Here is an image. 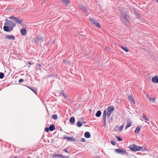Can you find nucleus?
<instances>
[{
  "label": "nucleus",
  "instance_id": "nucleus-1",
  "mask_svg": "<svg viewBox=\"0 0 158 158\" xmlns=\"http://www.w3.org/2000/svg\"><path fill=\"white\" fill-rule=\"evenodd\" d=\"M5 21L4 26L3 27L4 31L7 32H10L13 30V28L15 26L16 24L7 19H5Z\"/></svg>",
  "mask_w": 158,
  "mask_h": 158
},
{
  "label": "nucleus",
  "instance_id": "nucleus-2",
  "mask_svg": "<svg viewBox=\"0 0 158 158\" xmlns=\"http://www.w3.org/2000/svg\"><path fill=\"white\" fill-rule=\"evenodd\" d=\"M120 18L122 22L124 24L126 25L128 23L129 18L128 16L126 15L125 14H121Z\"/></svg>",
  "mask_w": 158,
  "mask_h": 158
},
{
  "label": "nucleus",
  "instance_id": "nucleus-3",
  "mask_svg": "<svg viewBox=\"0 0 158 158\" xmlns=\"http://www.w3.org/2000/svg\"><path fill=\"white\" fill-rule=\"evenodd\" d=\"M130 149L133 151H137L142 149V147L136 145L135 144H132L129 146Z\"/></svg>",
  "mask_w": 158,
  "mask_h": 158
},
{
  "label": "nucleus",
  "instance_id": "nucleus-4",
  "mask_svg": "<svg viewBox=\"0 0 158 158\" xmlns=\"http://www.w3.org/2000/svg\"><path fill=\"white\" fill-rule=\"evenodd\" d=\"M8 18L10 19H13V21L15 22H16V23H17L19 24H21L23 22V20H22L21 19H19V18H16L13 16H10Z\"/></svg>",
  "mask_w": 158,
  "mask_h": 158
},
{
  "label": "nucleus",
  "instance_id": "nucleus-5",
  "mask_svg": "<svg viewBox=\"0 0 158 158\" xmlns=\"http://www.w3.org/2000/svg\"><path fill=\"white\" fill-rule=\"evenodd\" d=\"M114 110V107L113 106H110L107 108V115L109 116L113 113Z\"/></svg>",
  "mask_w": 158,
  "mask_h": 158
},
{
  "label": "nucleus",
  "instance_id": "nucleus-6",
  "mask_svg": "<svg viewBox=\"0 0 158 158\" xmlns=\"http://www.w3.org/2000/svg\"><path fill=\"white\" fill-rule=\"evenodd\" d=\"M89 19L92 24L98 28H100V24L97 22V20H95L92 18H90Z\"/></svg>",
  "mask_w": 158,
  "mask_h": 158
},
{
  "label": "nucleus",
  "instance_id": "nucleus-7",
  "mask_svg": "<svg viewBox=\"0 0 158 158\" xmlns=\"http://www.w3.org/2000/svg\"><path fill=\"white\" fill-rule=\"evenodd\" d=\"M115 151L116 152L122 155H124L126 153L127 154V152L126 150H124L123 149L121 150L120 149L117 148L115 149Z\"/></svg>",
  "mask_w": 158,
  "mask_h": 158
},
{
  "label": "nucleus",
  "instance_id": "nucleus-8",
  "mask_svg": "<svg viewBox=\"0 0 158 158\" xmlns=\"http://www.w3.org/2000/svg\"><path fill=\"white\" fill-rule=\"evenodd\" d=\"M34 41L36 44H37L39 42H42L43 41V39L41 37L37 36L34 39Z\"/></svg>",
  "mask_w": 158,
  "mask_h": 158
},
{
  "label": "nucleus",
  "instance_id": "nucleus-9",
  "mask_svg": "<svg viewBox=\"0 0 158 158\" xmlns=\"http://www.w3.org/2000/svg\"><path fill=\"white\" fill-rule=\"evenodd\" d=\"M5 39L9 40H14L15 39L14 36L12 35H6L5 36Z\"/></svg>",
  "mask_w": 158,
  "mask_h": 158
},
{
  "label": "nucleus",
  "instance_id": "nucleus-10",
  "mask_svg": "<svg viewBox=\"0 0 158 158\" xmlns=\"http://www.w3.org/2000/svg\"><path fill=\"white\" fill-rule=\"evenodd\" d=\"M128 99L131 103L135 104L134 99L132 95H129L128 97Z\"/></svg>",
  "mask_w": 158,
  "mask_h": 158
},
{
  "label": "nucleus",
  "instance_id": "nucleus-11",
  "mask_svg": "<svg viewBox=\"0 0 158 158\" xmlns=\"http://www.w3.org/2000/svg\"><path fill=\"white\" fill-rule=\"evenodd\" d=\"M152 81L154 83H158V76L156 75L153 77L152 79Z\"/></svg>",
  "mask_w": 158,
  "mask_h": 158
},
{
  "label": "nucleus",
  "instance_id": "nucleus-12",
  "mask_svg": "<svg viewBox=\"0 0 158 158\" xmlns=\"http://www.w3.org/2000/svg\"><path fill=\"white\" fill-rule=\"evenodd\" d=\"M64 139H67L69 140H70L72 142H74L76 141V139L75 138H73V137H69L64 136Z\"/></svg>",
  "mask_w": 158,
  "mask_h": 158
},
{
  "label": "nucleus",
  "instance_id": "nucleus-13",
  "mask_svg": "<svg viewBox=\"0 0 158 158\" xmlns=\"http://www.w3.org/2000/svg\"><path fill=\"white\" fill-rule=\"evenodd\" d=\"M21 32L23 35H25L27 34V31L25 28H23L21 29Z\"/></svg>",
  "mask_w": 158,
  "mask_h": 158
},
{
  "label": "nucleus",
  "instance_id": "nucleus-14",
  "mask_svg": "<svg viewBox=\"0 0 158 158\" xmlns=\"http://www.w3.org/2000/svg\"><path fill=\"white\" fill-rule=\"evenodd\" d=\"M141 127H142L140 126H138L136 127L135 130V131H134L135 133H139L140 130V128H141Z\"/></svg>",
  "mask_w": 158,
  "mask_h": 158
},
{
  "label": "nucleus",
  "instance_id": "nucleus-15",
  "mask_svg": "<svg viewBox=\"0 0 158 158\" xmlns=\"http://www.w3.org/2000/svg\"><path fill=\"white\" fill-rule=\"evenodd\" d=\"M84 136L85 137L88 138L90 137L91 135L89 132H86L84 134Z\"/></svg>",
  "mask_w": 158,
  "mask_h": 158
},
{
  "label": "nucleus",
  "instance_id": "nucleus-16",
  "mask_svg": "<svg viewBox=\"0 0 158 158\" xmlns=\"http://www.w3.org/2000/svg\"><path fill=\"white\" fill-rule=\"evenodd\" d=\"M131 122L129 121H127V125H126L125 127V129H127L128 127L131 126Z\"/></svg>",
  "mask_w": 158,
  "mask_h": 158
},
{
  "label": "nucleus",
  "instance_id": "nucleus-17",
  "mask_svg": "<svg viewBox=\"0 0 158 158\" xmlns=\"http://www.w3.org/2000/svg\"><path fill=\"white\" fill-rule=\"evenodd\" d=\"M49 128L50 131H54L55 129V125L54 124H51Z\"/></svg>",
  "mask_w": 158,
  "mask_h": 158
},
{
  "label": "nucleus",
  "instance_id": "nucleus-18",
  "mask_svg": "<svg viewBox=\"0 0 158 158\" xmlns=\"http://www.w3.org/2000/svg\"><path fill=\"white\" fill-rule=\"evenodd\" d=\"M27 87L31 89L34 93L35 94H36L37 91L35 88L34 87H29L27 86Z\"/></svg>",
  "mask_w": 158,
  "mask_h": 158
},
{
  "label": "nucleus",
  "instance_id": "nucleus-19",
  "mask_svg": "<svg viewBox=\"0 0 158 158\" xmlns=\"http://www.w3.org/2000/svg\"><path fill=\"white\" fill-rule=\"evenodd\" d=\"M102 112L100 110H98L95 114V115L98 117L100 116Z\"/></svg>",
  "mask_w": 158,
  "mask_h": 158
},
{
  "label": "nucleus",
  "instance_id": "nucleus-20",
  "mask_svg": "<svg viewBox=\"0 0 158 158\" xmlns=\"http://www.w3.org/2000/svg\"><path fill=\"white\" fill-rule=\"evenodd\" d=\"M106 115H107L106 110H105L104 111L103 113L102 118H106Z\"/></svg>",
  "mask_w": 158,
  "mask_h": 158
},
{
  "label": "nucleus",
  "instance_id": "nucleus-21",
  "mask_svg": "<svg viewBox=\"0 0 158 158\" xmlns=\"http://www.w3.org/2000/svg\"><path fill=\"white\" fill-rule=\"evenodd\" d=\"M82 124H83L82 122H80V121H78L77 123V126L79 127H81L82 126Z\"/></svg>",
  "mask_w": 158,
  "mask_h": 158
},
{
  "label": "nucleus",
  "instance_id": "nucleus-22",
  "mask_svg": "<svg viewBox=\"0 0 158 158\" xmlns=\"http://www.w3.org/2000/svg\"><path fill=\"white\" fill-rule=\"evenodd\" d=\"M121 48L123 49L124 51H125L126 52H128V49L127 47H124L121 46Z\"/></svg>",
  "mask_w": 158,
  "mask_h": 158
},
{
  "label": "nucleus",
  "instance_id": "nucleus-23",
  "mask_svg": "<svg viewBox=\"0 0 158 158\" xmlns=\"http://www.w3.org/2000/svg\"><path fill=\"white\" fill-rule=\"evenodd\" d=\"M149 101L152 102L154 103L155 102V99L151 97L149 98Z\"/></svg>",
  "mask_w": 158,
  "mask_h": 158
},
{
  "label": "nucleus",
  "instance_id": "nucleus-24",
  "mask_svg": "<svg viewBox=\"0 0 158 158\" xmlns=\"http://www.w3.org/2000/svg\"><path fill=\"white\" fill-rule=\"evenodd\" d=\"M134 13H135V15L138 17V18L139 19L140 16V15L136 11H134Z\"/></svg>",
  "mask_w": 158,
  "mask_h": 158
},
{
  "label": "nucleus",
  "instance_id": "nucleus-25",
  "mask_svg": "<svg viewBox=\"0 0 158 158\" xmlns=\"http://www.w3.org/2000/svg\"><path fill=\"white\" fill-rule=\"evenodd\" d=\"M4 74L2 72L0 73V79H2L3 78H4Z\"/></svg>",
  "mask_w": 158,
  "mask_h": 158
},
{
  "label": "nucleus",
  "instance_id": "nucleus-26",
  "mask_svg": "<svg viewBox=\"0 0 158 158\" xmlns=\"http://www.w3.org/2000/svg\"><path fill=\"white\" fill-rule=\"evenodd\" d=\"M61 94L65 98H66L67 95L64 93L63 91L61 92Z\"/></svg>",
  "mask_w": 158,
  "mask_h": 158
},
{
  "label": "nucleus",
  "instance_id": "nucleus-27",
  "mask_svg": "<svg viewBox=\"0 0 158 158\" xmlns=\"http://www.w3.org/2000/svg\"><path fill=\"white\" fill-rule=\"evenodd\" d=\"M116 138L119 141H121L122 140V139L119 136H117Z\"/></svg>",
  "mask_w": 158,
  "mask_h": 158
},
{
  "label": "nucleus",
  "instance_id": "nucleus-28",
  "mask_svg": "<svg viewBox=\"0 0 158 158\" xmlns=\"http://www.w3.org/2000/svg\"><path fill=\"white\" fill-rule=\"evenodd\" d=\"M63 2H64L66 4V5H67L69 3V2L68 0H65L63 1Z\"/></svg>",
  "mask_w": 158,
  "mask_h": 158
},
{
  "label": "nucleus",
  "instance_id": "nucleus-29",
  "mask_svg": "<svg viewBox=\"0 0 158 158\" xmlns=\"http://www.w3.org/2000/svg\"><path fill=\"white\" fill-rule=\"evenodd\" d=\"M57 115L56 114H53L52 115V118H57Z\"/></svg>",
  "mask_w": 158,
  "mask_h": 158
},
{
  "label": "nucleus",
  "instance_id": "nucleus-30",
  "mask_svg": "<svg viewBox=\"0 0 158 158\" xmlns=\"http://www.w3.org/2000/svg\"><path fill=\"white\" fill-rule=\"evenodd\" d=\"M70 123H73L75 122V119H70Z\"/></svg>",
  "mask_w": 158,
  "mask_h": 158
},
{
  "label": "nucleus",
  "instance_id": "nucleus-31",
  "mask_svg": "<svg viewBox=\"0 0 158 158\" xmlns=\"http://www.w3.org/2000/svg\"><path fill=\"white\" fill-rule=\"evenodd\" d=\"M123 124L121 126H120L119 128V131H121L123 128Z\"/></svg>",
  "mask_w": 158,
  "mask_h": 158
},
{
  "label": "nucleus",
  "instance_id": "nucleus-32",
  "mask_svg": "<svg viewBox=\"0 0 158 158\" xmlns=\"http://www.w3.org/2000/svg\"><path fill=\"white\" fill-rule=\"evenodd\" d=\"M110 143H111V144L113 145H114L115 144V142L113 140H110Z\"/></svg>",
  "mask_w": 158,
  "mask_h": 158
},
{
  "label": "nucleus",
  "instance_id": "nucleus-33",
  "mask_svg": "<svg viewBox=\"0 0 158 158\" xmlns=\"http://www.w3.org/2000/svg\"><path fill=\"white\" fill-rule=\"evenodd\" d=\"M49 130H50V129H49V127H47L45 128V131L46 132H48Z\"/></svg>",
  "mask_w": 158,
  "mask_h": 158
},
{
  "label": "nucleus",
  "instance_id": "nucleus-34",
  "mask_svg": "<svg viewBox=\"0 0 158 158\" xmlns=\"http://www.w3.org/2000/svg\"><path fill=\"white\" fill-rule=\"evenodd\" d=\"M61 158H69V157L67 156H64L61 155H59Z\"/></svg>",
  "mask_w": 158,
  "mask_h": 158
},
{
  "label": "nucleus",
  "instance_id": "nucleus-35",
  "mask_svg": "<svg viewBox=\"0 0 158 158\" xmlns=\"http://www.w3.org/2000/svg\"><path fill=\"white\" fill-rule=\"evenodd\" d=\"M82 10L84 11H85L86 13H87V10H86V9L85 8V7H82Z\"/></svg>",
  "mask_w": 158,
  "mask_h": 158
},
{
  "label": "nucleus",
  "instance_id": "nucleus-36",
  "mask_svg": "<svg viewBox=\"0 0 158 158\" xmlns=\"http://www.w3.org/2000/svg\"><path fill=\"white\" fill-rule=\"evenodd\" d=\"M24 81V80H23V79H20L19 80V83H20L22 82V81Z\"/></svg>",
  "mask_w": 158,
  "mask_h": 158
},
{
  "label": "nucleus",
  "instance_id": "nucleus-37",
  "mask_svg": "<svg viewBox=\"0 0 158 158\" xmlns=\"http://www.w3.org/2000/svg\"><path fill=\"white\" fill-rule=\"evenodd\" d=\"M81 141L83 142H85V138H82L81 139Z\"/></svg>",
  "mask_w": 158,
  "mask_h": 158
},
{
  "label": "nucleus",
  "instance_id": "nucleus-38",
  "mask_svg": "<svg viewBox=\"0 0 158 158\" xmlns=\"http://www.w3.org/2000/svg\"><path fill=\"white\" fill-rule=\"evenodd\" d=\"M63 151L65 152H67L68 153H69V152H68V151H67V149H64L63 150Z\"/></svg>",
  "mask_w": 158,
  "mask_h": 158
},
{
  "label": "nucleus",
  "instance_id": "nucleus-39",
  "mask_svg": "<svg viewBox=\"0 0 158 158\" xmlns=\"http://www.w3.org/2000/svg\"><path fill=\"white\" fill-rule=\"evenodd\" d=\"M106 119H104V120H103V123H104V126L106 125Z\"/></svg>",
  "mask_w": 158,
  "mask_h": 158
},
{
  "label": "nucleus",
  "instance_id": "nucleus-40",
  "mask_svg": "<svg viewBox=\"0 0 158 158\" xmlns=\"http://www.w3.org/2000/svg\"><path fill=\"white\" fill-rule=\"evenodd\" d=\"M36 65L38 67H40L41 66V64H36Z\"/></svg>",
  "mask_w": 158,
  "mask_h": 158
},
{
  "label": "nucleus",
  "instance_id": "nucleus-41",
  "mask_svg": "<svg viewBox=\"0 0 158 158\" xmlns=\"http://www.w3.org/2000/svg\"><path fill=\"white\" fill-rule=\"evenodd\" d=\"M63 62L64 64H66L67 63V60H64Z\"/></svg>",
  "mask_w": 158,
  "mask_h": 158
},
{
  "label": "nucleus",
  "instance_id": "nucleus-42",
  "mask_svg": "<svg viewBox=\"0 0 158 158\" xmlns=\"http://www.w3.org/2000/svg\"><path fill=\"white\" fill-rule=\"evenodd\" d=\"M27 63L30 65H31V64L30 61H28Z\"/></svg>",
  "mask_w": 158,
  "mask_h": 158
},
{
  "label": "nucleus",
  "instance_id": "nucleus-43",
  "mask_svg": "<svg viewBox=\"0 0 158 158\" xmlns=\"http://www.w3.org/2000/svg\"><path fill=\"white\" fill-rule=\"evenodd\" d=\"M142 118H147L146 117V116H145L144 115L142 117Z\"/></svg>",
  "mask_w": 158,
  "mask_h": 158
},
{
  "label": "nucleus",
  "instance_id": "nucleus-44",
  "mask_svg": "<svg viewBox=\"0 0 158 158\" xmlns=\"http://www.w3.org/2000/svg\"><path fill=\"white\" fill-rule=\"evenodd\" d=\"M147 97L148 98V99H149V98H150V97L149 96V95H147Z\"/></svg>",
  "mask_w": 158,
  "mask_h": 158
},
{
  "label": "nucleus",
  "instance_id": "nucleus-45",
  "mask_svg": "<svg viewBox=\"0 0 158 158\" xmlns=\"http://www.w3.org/2000/svg\"><path fill=\"white\" fill-rule=\"evenodd\" d=\"M145 120V121L146 122H147V121H148L149 119H144Z\"/></svg>",
  "mask_w": 158,
  "mask_h": 158
},
{
  "label": "nucleus",
  "instance_id": "nucleus-46",
  "mask_svg": "<svg viewBox=\"0 0 158 158\" xmlns=\"http://www.w3.org/2000/svg\"><path fill=\"white\" fill-rule=\"evenodd\" d=\"M70 118H72V119H73V118H75L74 117H71Z\"/></svg>",
  "mask_w": 158,
  "mask_h": 158
},
{
  "label": "nucleus",
  "instance_id": "nucleus-47",
  "mask_svg": "<svg viewBox=\"0 0 158 158\" xmlns=\"http://www.w3.org/2000/svg\"><path fill=\"white\" fill-rule=\"evenodd\" d=\"M156 2L158 3V0H156Z\"/></svg>",
  "mask_w": 158,
  "mask_h": 158
},
{
  "label": "nucleus",
  "instance_id": "nucleus-48",
  "mask_svg": "<svg viewBox=\"0 0 158 158\" xmlns=\"http://www.w3.org/2000/svg\"><path fill=\"white\" fill-rule=\"evenodd\" d=\"M60 131H63V130H62V129H61V128H60Z\"/></svg>",
  "mask_w": 158,
  "mask_h": 158
},
{
  "label": "nucleus",
  "instance_id": "nucleus-49",
  "mask_svg": "<svg viewBox=\"0 0 158 158\" xmlns=\"http://www.w3.org/2000/svg\"><path fill=\"white\" fill-rule=\"evenodd\" d=\"M66 121H64V123H65V124H66Z\"/></svg>",
  "mask_w": 158,
  "mask_h": 158
},
{
  "label": "nucleus",
  "instance_id": "nucleus-50",
  "mask_svg": "<svg viewBox=\"0 0 158 158\" xmlns=\"http://www.w3.org/2000/svg\"><path fill=\"white\" fill-rule=\"evenodd\" d=\"M28 67L29 68V67H30V66L29 65H28Z\"/></svg>",
  "mask_w": 158,
  "mask_h": 158
},
{
  "label": "nucleus",
  "instance_id": "nucleus-51",
  "mask_svg": "<svg viewBox=\"0 0 158 158\" xmlns=\"http://www.w3.org/2000/svg\"><path fill=\"white\" fill-rule=\"evenodd\" d=\"M83 123H85V122H83Z\"/></svg>",
  "mask_w": 158,
  "mask_h": 158
},
{
  "label": "nucleus",
  "instance_id": "nucleus-52",
  "mask_svg": "<svg viewBox=\"0 0 158 158\" xmlns=\"http://www.w3.org/2000/svg\"><path fill=\"white\" fill-rule=\"evenodd\" d=\"M83 123H85V122H83Z\"/></svg>",
  "mask_w": 158,
  "mask_h": 158
},
{
  "label": "nucleus",
  "instance_id": "nucleus-53",
  "mask_svg": "<svg viewBox=\"0 0 158 158\" xmlns=\"http://www.w3.org/2000/svg\"><path fill=\"white\" fill-rule=\"evenodd\" d=\"M83 123H85V122H83Z\"/></svg>",
  "mask_w": 158,
  "mask_h": 158
},
{
  "label": "nucleus",
  "instance_id": "nucleus-54",
  "mask_svg": "<svg viewBox=\"0 0 158 158\" xmlns=\"http://www.w3.org/2000/svg\"><path fill=\"white\" fill-rule=\"evenodd\" d=\"M16 158V157H15V158Z\"/></svg>",
  "mask_w": 158,
  "mask_h": 158
}]
</instances>
